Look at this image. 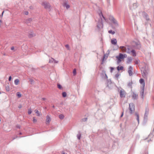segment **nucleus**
Here are the masks:
<instances>
[{"instance_id": "nucleus-22", "label": "nucleus", "mask_w": 154, "mask_h": 154, "mask_svg": "<svg viewBox=\"0 0 154 154\" xmlns=\"http://www.w3.org/2000/svg\"><path fill=\"white\" fill-rule=\"evenodd\" d=\"M132 60V58L131 57H128L127 59V63H130V62Z\"/></svg>"}, {"instance_id": "nucleus-24", "label": "nucleus", "mask_w": 154, "mask_h": 154, "mask_svg": "<svg viewBox=\"0 0 154 154\" xmlns=\"http://www.w3.org/2000/svg\"><path fill=\"white\" fill-rule=\"evenodd\" d=\"M108 54H105L104 55V56H103V57L102 59V60L103 61L104 59H105L106 60V59L108 57Z\"/></svg>"}, {"instance_id": "nucleus-3", "label": "nucleus", "mask_w": 154, "mask_h": 154, "mask_svg": "<svg viewBox=\"0 0 154 154\" xmlns=\"http://www.w3.org/2000/svg\"><path fill=\"white\" fill-rule=\"evenodd\" d=\"M99 18L98 22L97 24V27L99 29H100L103 28V24H102V19L103 17L105 21H106V19H105V17L103 16L102 13L101 11L99 13Z\"/></svg>"}, {"instance_id": "nucleus-13", "label": "nucleus", "mask_w": 154, "mask_h": 154, "mask_svg": "<svg viewBox=\"0 0 154 154\" xmlns=\"http://www.w3.org/2000/svg\"><path fill=\"white\" fill-rule=\"evenodd\" d=\"M35 36V34L33 33V31H31L28 35L29 38H31Z\"/></svg>"}, {"instance_id": "nucleus-63", "label": "nucleus", "mask_w": 154, "mask_h": 154, "mask_svg": "<svg viewBox=\"0 0 154 154\" xmlns=\"http://www.w3.org/2000/svg\"><path fill=\"white\" fill-rule=\"evenodd\" d=\"M154 129H153V130H152V132H154Z\"/></svg>"}, {"instance_id": "nucleus-56", "label": "nucleus", "mask_w": 154, "mask_h": 154, "mask_svg": "<svg viewBox=\"0 0 154 154\" xmlns=\"http://www.w3.org/2000/svg\"><path fill=\"white\" fill-rule=\"evenodd\" d=\"M6 90H7V91H9L8 88L7 87H6Z\"/></svg>"}, {"instance_id": "nucleus-50", "label": "nucleus", "mask_w": 154, "mask_h": 154, "mask_svg": "<svg viewBox=\"0 0 154 154\" xmlns=\"http://www.w3.org/2000/svg\"><path fill=\"white\" fill-rule=\"evenodd\" d=\"M123 114H124V112H122V114L120 116V118L122 117L123 115Z\"/></svg>"}, {"instance_id": "nucleus-16", "label": "nucleus", "mask_w": 154, "mask_h": 154, "mask_svg": "<svg viewBox=\"0 0 154 154\" xmlns=\"http://www.w3.org/2000/svg\"><path fill=\"white\" fill-rule=\"evenodd\" d=\"M120 48L121 49L123 52H126V48L123 46H121Z\"/></svg>"}, {"instance_id": "nucleus-32", "label": "nucleus", "mask_w": 154, "mask_h": 154, "mask_svg": "<svg viewBox=\"0 0 154 154\" xmlns=\"http://www.w3.org/2000/svg\"><path fill=\"white\" fill-rule=\"evenodd\" d=\"M108 32L109 33H111L112 35H113L115 33V32L114 31H112V30H110L108 31Z\"/></svg>"}, {"instance_id": "nucleus-28", "label": "nucleus", "mask_w": 154, "mask_h": 154, "mask_svg": "<svg viewBox=\"0 0 154 154\" xmlns=\"http://www.w3.org/2000/svg\"><path fill=\"white\" fill-rule=\"evenodd\" d=\"M35 112L37 114V116H40V114L39 112L38 111V110L35 109Z\"/></svg>"}, {"instance_id": "nucleus-6", "label": "nucleus", "mask_w": 154, "mask_h": 154, "mask_svg": "<svg viewBox=\"0 0 154 154\" xmlns=\"http://www.w3.org/2000/svg\"><path fill=\"white\" fill-rule=\"evenodd\" d=\"M120 97L121 98L125 97L126 95V92L123 89H122L119 92Z\"/></svg>"}, {"instance_id": "nucleus-39", "label": "nucleus", "mask_w": 154, "mask_h": 154, "mask_svg": "<svg viewBox=\"0 0 154 154\" xmlns=\"http://www.w3.org/2000/svg\"><path fill=\"white\" fill-rule=\"evenodd\" d=\"M32 112V111L31 110V109H29L28 110V114L29 115Z\"/></svg>"}, {"instance_id": "nucleus-61", "label": "nucleus", "mask_w": 154, "mask_h": 154, "mask_svg": "<svg viewBox=\"0 0 154 154\" xmlns=\"http://www.w3.org/2000/svg\"><path fill=\"white\" fill-rule=\"evenodd\" d=\"M62 154H66L65 152H63V153H62Z\"/></svg>"}, {"instance_id": "nucleus-26", "label": "nucleus", "mask_w": 154, "mask_h": 154, "mask_svg": "<svg viewBox=\"0 0 154 154\" xmlns=\"http://www.w3.org/2000/svg\"><path fill=\"white\" fill-rule=\"evenodd\" d=\"M137 3H134L133 4V7L134 9H136L137 8Z\"/></svg>"}, {"instance_id": "nucleus-55", "label": "nucleus", "mask_w": 154, "mask_h": 154, "mask_svg": "<svg viewBox=\"0 0 154 154\" xmlns=\"http://www.w3.org/2000/svg\"><path fill=\"white\" fill-rule=\"evenodd\" d=\"M14 49V47L12 46L11 48V50H13Z\"/></svg>"}, {"instance_id": "nucleus-52", "label": "nucleus", "mask_w": 154, "mask_h": 154, "mask_svg": "<svg viewBox=\"0 0 154 154\" xmlns=\"http://www.w3.org/2000/svg\"><path fill=\"white\" fill-rule=\"evenodd\" d=\"M135 63L136 64H138V61H135Z\"/></svg>"}, {"instance_id": "nucleus-23", "label": "nucleus", "mask_w": 154, "mask_h": 154, "mask_svg": "<svg viewBox=\"0 0 154 154\" xmlns=\"http://www.w3.org/2000/svg\"><path fill=\"white\" fill-rule=\"evenodd\" d=\"M14 84L15 85H18L19 82V80L18 79H15L14 80Z\"/></svg>"}, {"instance_id": "nucleus-54", "label": "nucleus", "mask_w": 154, "mask_h": 154, "mask_svg": "<svg viewBox=\"0 0 154 154\" xmlns=\"http://www.w3.org/2000/svg\"><path fill=\"white\" fill-rule=\"evenodd\" d=\"M17 128H20V125H17Z\"/></svg>"}, {"instance_id": "nucleus-15", "label": "nucleus", "mask_w": 154, "mask_h": 154, "mask_svg": "<svg viewBox=\"0 0 154 154\" xmlns=\"http://www.w3.org/2000/svg\"><path fill=\"white\" fill-rule=\"evenodd\" d=\"M132 97L133 99H137V98L138 95L135 93H134Z\"/></svg>"}, {"instance_id": "nucleus-60", "label": "nucleus", "mask_w": 154, "mask_h": 154, "mask_svg": "<svg viewBox=\"0 0 154 154\" xmlns=\"http://www.w3.org/2000/svg\"><path fill=\"white\" fill-rule=\"evenodd\" d=\"M107 86L108 87H109V88H110V87L109 86V85H108V84H107Z\"/></svg>"}, {"instance_id": "nucleus-34", "label": "nucleus", "mask_w": 154, "mask_h": 154, "mask_svg": "<svg viewBox=\"0 0 154 154\" xmlns=\"http://www.w3.org/2000/svg\"><path fill=\"white\" fill-rule=\"evenodd\" d=\"M54 60V58H51V59L49 60V63H52L53 62Z\"/></svg>"}, {"instance_id": "nucleus-29", "label": "nucleus", "mask_w": 154, "mask_h": 154, "mask_svg": "<svg viewBox=\"0 0 154 154\" xmlns=\"http://www.w3.org/2000/svg\"><path fill=\"white\" fill-rule=\"evenodd\" d=\"M148 114V109H146V111L144 115L145 116H147Z\"/></svg>"}, {"instance_id": "nucleus-38", "label": "nucleus", "mask_w": 154, "mask_h": 154, "mask_svg": "<svg viewBox=\"0 0 154 154\" xmlns=\"http://www.w3.org/2000/svg\"><path fill=\"white\" fill-rule=\"evenodd\" d=\"M29 81L31 82V84H32L34 83V80L32 79H30Z\"/></svg>"}, {"instance_id": "nucleus-62", "label": "nucleus", "mask_w": 154, "mask_h": 154, "mask_svg": "<svg viewBox=\"0 0 154 154\" xmlns=\"http://www.w3.org/2000/svg\"><path fill=\"white\" fill-rule=\"evenodd\" d=\"M22 134V133L21 132H20L19 133V134L20 135V134Z\"/></svg>"}, {"instance_id": "nucleus-8", "label": "nucleus", "mask_w": 154, "mask_h": 154, "mask_svg": "<svg viewBox=\"0 0 154 154\" xmlns=\"http://www.w3.org/2000/svg\"><path fill=\"white\" fill-rule=\"evenodd\" d=\"M140 15L142 14L143 17L146 20H149V18H148V15L145 12H139Z\"/></svg>"}, {"instance_id": "nucleus-20", "label": "nucleus", "mask_w": 154, "mask_h": 154, "mask_svg": "<svg viewBox=\"0 0 154 154\" xmlns=\"http://www.w3.org/2000/svg\"><path fill=\"white\" fill-rule=\"evenodd\" d=\"M135 115L137 117V121L138 123L139 124V114L137 112H136L135 113Z\"/></svg>"}, {"instance_id": "nucleus-21", "label": "nucleus", "mask_w": 154, "mask_h": 154, "mask_svg": "<svg viewBox=\"0 0 154 154\" xmlns=\"http://www.w3.org/2000/svg\"><path fill=\"white\" fill-rule=\"evenodd\" d=\"M117 69L118 71H119L120 70H123L124 69V67L123 66H121L119 67V66H118L117 67Z\"/></svg>"}, {"instance_id": "nucleus-48", "label": "nucleus", "mask_w": 154, "mask_h": 154, "mask_svg": "<svg viewBox=\"0 0 154 154\" xmlns=\"http://www.w3.org/2000/svg\"><path fill=\"white\" fill-rule=\"evenodd\" d=\"M25 14L26 15H27L28 14V12L26 11L25 12Z\"/></svg>"}, {"instance_id": "nucleus-59", "label": "nucleus", "mask_w": 154, "mask_h": 154, "mask_svg": "<svg viewBox=\"0 0 154 154\" xmlns=\"http://www.w3.org/2000/svg\"><path fill=\"white\" fill-rule=\"evenodd\" d=\"M105 76H106V78H107V76L106 74H105Z\"/></svg>"}, {"instance_id": "nucleus-11", "label": "nucleus", "mask_w": 154, "mask_h": 154, "mask_svg": "<svg viewBox=\"0 0 154 154\" xmlns=\"http://www.w3.org/2000/svg\"><path fill=\"white\" fill-rule=\"evenodd\" d=\"M144 88H141V90L140 92V95L142 99L143 98L144 90Z\"/></svg>"}, {"instance_id": "nucleus-49", "label": "nucleus", "mask_w": 154, "mask_h": 154, "mask_svg": "<svg viewBox=\"0 0 154 154\" xmlns=\"http://www.w3.org/2000/svg\"><path fill=\"white\" fill-rule=\"evenodd\" d=\"M54 62L55 63H58V61H57L55 60H54Z\"/></svg>"}, {"instance_id": "nucleus-58", "label": "nucleus", "mask_w": 154, "mask_h": 154, "mask_svg": "<svg viewBox=\"0 0 154 154\" xmlns=\"http://www.w3.org/2000/svg\"><path fill=\"white\" fill-rule=\"evenodd\" d=\"M117 47L116 49H118V48H119V46H118V45H117Z\"/></svg>"}, {"instance_id": "nucleus-45", "label": "nucleus", "mask_w": 154, "mask_h": 154, "mask_svg": "<svg viewBox=\"0 0 154 154\" xmlns=\"http://www.w3.org/2000/svg\"><path fill=\"white\" fill-rule=\"evenodd\" d=\"M119 76V73H117V74H116V75H115V76L116 78H118Z\"/></svg>"}, {"instance_id": "nucleus-14", "label": "nucleus", "mask_w": 154, "mask_h": 154, "mask_svg": "<svg viewBox=\"0 0 154 154\" xmlns=\"http://www.w3.org/2000/svg\"><path fill=\"white\" fill-rule=\"evenodd\" d=\"M124 55L120 53L118 56H116V58H118L121 59H123L124 57Z\"/></svg>"}, {"instance_id": "nucleus-19", "label": "nucleus", "mask_w": 154, "mask_h": 154, "mask_svg": "<svg viewBox=\"0 0 154 154\" xmlns=\"http://www.w3.org/2000/svg\"><path fill=\"white\" fill-rule=\"evenodd\" d=\"M63 6L64 7H66L67 9H68L70 7V6L69 5L67 4L65 2L63 4Z\"/></svg>"}, {"instance_id": "nucleus-4", "label": "nucleus", "mask_w": 154, "mask_h": 154, "mask_svg": "<svg viewBox=\"0 0 154 154\" xmlns=\"http://www.w3.org/2000/svg\"><path fill=\"white\" fill-rule=\"evenodd\" d=\"M42 5H43L45 8L48 10L50 11L51 9V7L50 6L49 3L46 2H44L42 3Z\"/></svg>"}, {"instance_id": "nucleus-57", "label": "nucleus", "mask_w": 154, "mask_h": 154, "mask_svg": "<svg viewBox=\"0 0 154 154\" xmlns=\"http://www.w3.org/2000/svg\"><path fill=\"white\" fill-rule=\"evenodd\" d=\"M32 6H30V9H32Z\"/></svg>"}, {"instance_id": "nucleus-30", "label": "nucleus", "mask_w": 154, "mask_h": 154, "mask_svg": "<svg viewBox=\"0 0 154 154\" xmlns=\"http://www.w3.org/2000/svg\"><path fill=\"white\" fill-rule=\"evenodd\" d=\"M57 86L58 88H59V89H62V86L60 84L58 83L57 84Z\"/></svg>"}, {"instance_id": "nucleus-43", "label": "nucleus", "mask_w": 154, "mask_h": 154, "mask_svg": "<svg viewBox=\"0 0 154 154\" xmlns=\"http://www.w3.org/2000/svg\"><path fill=\"white\" fill-rule=\"evenodd\" d=\"M66 47L67 48L68 50L69 49V46L68 45H65Z\"/></svg>"}, {"instance_id": "nucleus-36", "label": "nucleus", "mask_w": 154, "mask_h": 154, "mask_svg": "<svg viewBox=\"0 0 154 154\" xmlns=\"http://www.w3.org/2000/svg\"><path fill=\"white\" fill-rule=\"evenodd\" d=\"M132 82H129L128 83V86L131 87H131H132Z\"/></svg>"}, {"instance_id": "nucleus-44", "label": "nucleus", "mask_w": 154, "mask_h": 154, "mask_svg": "<svg viewBox=\"0 0 154 154\" xmlns=\"http://www.w3.org/2000/svg\"><path fill=\"white\" fill-rule=\"evenodd\" d=\"M114 69V68L112 67H110V72H112V71Z\"/></svg>"}, {"instance_id": "nucleus-27", "label": "nucleus", "mask_w": 154, "mask_h": 154, "mask_svg": "<svg viewBox=\"0 0 154 154\" xmlns=\"http://www.w3.org/2000/svg\"><path fill=\"white\" fill-rule=\"evenodd\" d=\"M18 98H20L21 96V94L20 92H17L16 94Z\"/></svg>"}, {"instance_id": "nucleus-51", "label": "nucleus", "mask_w": 154, "mask_h": 154, "mask_svg": "<svg viewBox=\"0 0 154 154\" xmlns=\"http://www.w3.org/2000/svg\"><path fill=\"white\" fill-rule=\"evenodd\" d=\"M4 13V11H3L2 13V15H0L1 17H2L3 16V15Z\"/></svg>"}, {"instance_id": "nucleus-47", "label": "nucleus", "mask_w": 154, "mask_h": 154, "mask_svg": "<svg viewBox=\"0 0 154 154\" xmlns=\"http://www.w3.org/2000/svg\"><path fill=\"white\" fill-rule=\"evenodd\" d=\"M22 105H19V106H18V108H19V109H20L22 108Z\"/></svg>"}, {"instance_id": "nucleus-9", "label": "nucleus", "mask_w": 154, "mask_h": 154, "mask_svg": "<svg viewBox=\"0 0 154 154\" xmlns=\"http://www.w3.org/2000/svg\"><path fill=\"white\" fill-rule=\"evenodd\" d=\"M133 68L131 66H130L129 68V69L128 70V72L129 74V76H131L132 75L133 72Z\"/></svg>"}, {"instance_id": "nucleus-25", "label": "nucleus", "mask_w": 154, "mask_h": 154, "mask_svg": "<svg viewBox=\"0 0 154 154\" xmlns=\"http://www.w3.org/2000/svg\"><path fill=\"white\" fill-rule=\"evenodd\" d=\"M59 118L61 119H62L64 118V116L63 115L61 114L59 116Z\"/></svg>"}, {"instance_id": "nucleus-41", "label": "nucleus", "mask_w": 154, "mask_h": 154, "mask_svg": "<svg viewBox=\"0 0 154 154\" xmlns=\"http://www.w3.org/2000/svg\"><path fill=\"white\" fill-rule=\"evenodd\" d=\"M33 122H37V120L35 119V117L33 118Z\"/></svg>"}, {"instance_id": "nucleus-7", "label": "nucleus", "mask_w": 154, "mask_h": 154, "mask_svg": "<svg viewBox=\"0 0 154 154\" xmlns=\"http://www.w3.org/2000/svg\"><path fill=\"white\" fill-rule=\"evenodd\" d=\"M109 19L114 24L118 25V23L117 21L112 16H110L109 17Z\"/></svg>"}, {"instance_id": "nucleus-18", "label": "nucleus", "mask_w": 154, "mask_h": 154, "mask_svg": "<svg viewBox=\"0 0 154 154\" xmlns=\"http://www.w3.org/2000/svg\"><path fill=\"white\" fill-rule=\"evenodd\" d=\"M51 120V118L49 116L47 115L46 116V121L49 123Z\"/></svg>"}, {"instance_id": "nucleus-12", "label": "nucleus", "mask_w": 154, "mask_h": 154, "mask_svg": "<svg viewBox=\"0 0 154 154\" xmlns=\"http://www.w3.org/2000/svg\"><path fill=\"white\" fill-rule=\"evenodd\" d=\"M111 42L112 44L116 45H117V40L116 39L114 38L111 40Z\"/></svg>"}, {"instance_id": "nucleus-31", "label": "nucleus", "mask_w": 154, "mask_h": 154, "mask_svg": "<svg viewBox=\"0 0 154 154\" xmlns=\"http://www.w3.org/2000/svg\"><path fill=\"white\" fill-rule=\"evenodd\" d=\"M77 137L79 140H80L81 137V134L79 133L77 135Z\"/></svg>"}, {"instance_id": "nucleus-37", "label": "nucleus", "mask_w": 154, "mask_h": 154, "mask_svg": "<svg viewBox=\"0 0 154 154\" xmlns=\"http://www.w3.org/2000/svg\"><path fill=\"white\" fill-rule=\"evenodd\" d=\"M116 58L118 60L117 64H119L121 62V59H120V58H118V57L117 58Z\"/></svg>"}, {"instance_id": "nucleus-5", "label": "nucleus", "mask_w": 154, "mask_h": 154, "mask_svg": "<svg viewBox=\"0 0 154 154\" xmlns=\"http://www.w3.org/2000/svg\"><path fill=\"white\" fill-rule=\"evenodd\" d=\"M129 109L130 114H132L134 112L135 110L134 106L133 103H131L129 104Z\"/></svg>"}, {"instance_id": "nucleus-33", "label": "nucleus", "mask_w": 154, "mask_h": 154, "mask_svg": "<svg viewBox=\"0 0 154 154\" xmlns=\"http://www.w3.org/2000/svg\"><path fill=\"white\" fill-rule=\"evenodd\" d=\"M62 96L63 97H65L66 96V92H63L62 94Z\"/></svg>"}, {"instance_id": "nucleus-46", "label": "nucleus", "mask_w": 154, "mask_h": 154, "mask_svg": "<svg viewBox=\"0 0 154 154\" xmlns=\"http://www.w3.org/2000/svg\"><path fill=\"white\" fill-rule=\"evenodd\" d=\"M11 76H10L9 77V78H8V80H9V81H11Z\"/></svg>"}, {"instance_id": "nucleus-1", "label": "nucleus", "mask_w": 154, "mask_h": 154, "mask_svg": "<svg viewBox=\"0 0 154 154\" xmlns=\"http://www.w3.org/2000/svg\"><path fill=\"white\" fill-rule=\"evenodd\" d=\"M141 48L140 43L139 41H133L131 44V46H129V47L127 48L128 51L127 52L128 53L131 52L133 56L135 57L136 55V52L135 50L133 49L135 48L136 49L140 50Z\"/></svg>"}, {"instance_id": "nucleus-10", "label": "nucleus", "mask_w": 154, "mask_h": 154, "mask_svg": "<svg viewBox=\"0 0 154 154\" xmlns=\"http://www.w3.org/2000/svg\"><path fill=\"white\" fill-rule=\"evenodd\" d=\"M140 82L141 85V88H144L145 86V83L143 79H141L140 80Z\"/></svg>"}, {"instance_id": "nucleus-40", "label": "nucleus", "mask_w": 154, "mask_h": 154, "mask_svg": "<svg viewBox=\"0 0 154 154\" xmlns=\"http://www.w3.org/2000/svg\"><path fill=\"white\" fill-rule=\"evenodd\" d=\"M87 118H85L82 119V122H85V121H87Z\"/></svg>"}, {"instance_id": "nucleus-42", "label": "nucleus", "mask_w": 154, "mask_h": 154, "mask_svg": "<svg viewBox=\"0 0 154 154\" xmlns=\"http://www.w3.org/2000/svg\"><path fill=\"white\" fill-rule=\"evenodd\" d=\"M147 116H145L144 115V121H146L147 119Z\"/></svg>"}, {"instance_id": "nucleus-35", "label": "nucleus", "mask_w": 154, "mask_h": 154, "mask_svg": "<svg viewBox=\"0 0 154 154\" xmlns=\"http://www.w3.org/2000/svg\"><path fill=\"white\" fill-rule=\"evenodd\" d=\"M73 73L74 75H76V69H74L73 71Z\"/></svg>"}, {"instance_id": "nucleus-64", "label": "nucleus", "mask_w": 154, "mask_h": 154, "mask_svg": "<svg viewBox=\"0 0 154 154\" xmlns=\"http://www.w3.org/2000/svg\"><path fill=\"white\" fill-rule=\"evenodd\" d=\"M53 108H54V106H53Z\"/></svg>"}, {"instance_id": "nucleus-2", "label": "nucleus", "mask_w": 154, "mask_h": 154, "mask_svg": "<svg viewBox=\"0 0 154 154\" xmlns=\"http://www.w3.org/2000/svg\"><path fill=\"white\" fill-rule=\"evenodd\" d=\"M141 73L144 78L147 79L149 72V69L147 64H145L141 69Z\"/></svg>"}, {"instance_id": "nucleus-17", "label": "nucleus", "mask_w": 154, "mask_h": 154, "mask_svg": "<svg viewBox=\"0 0 154 154\" xmlns=\"http://www.w3.org/2000/svg\"><path fill=\"white\" fill-rule=\"evenodd\" d=\"M32 21V19L31 18H29L26 20L25 23L26 24H28L30 23Z\"/></svg>"}, {"instance_id": "nucleus-53", "label": "nucleus", "mask_w": 154, "mask_h": 154, "mask_svg": "<svg viewBox=\"0 0 154 154\" xmlns=\"http://www.w3.org/2000/svg\"><path fill=\"white\" fill-rule=\"evenodd\" d=\"M42 99L44 100H46V99L45 98H42Z\"/></svg>"}]
</instances>
